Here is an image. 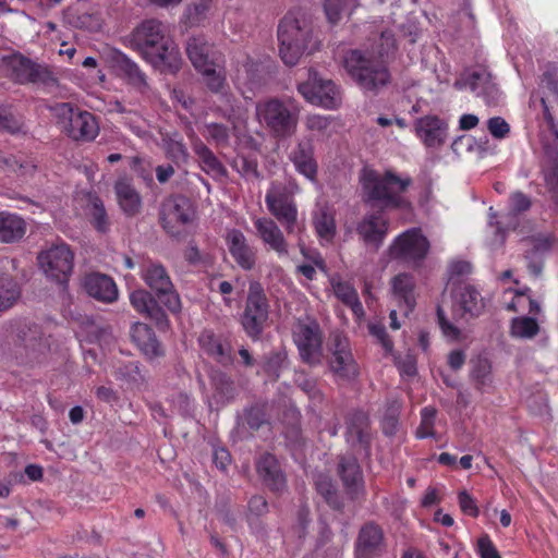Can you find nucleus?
I'll use <instances>...</instances> for the list:
<instances>
[{
  "mask_svg": "<svg viewBox=\"0 0 558 558\" xmlns=\"http://www.w3.org/2000/svg\"><path fill=\"white\" fill-rule=\"evenodd\" d=\"M546 88L556 97L558 100V69L551 73H547L544 77Z\"/></svg>",
  "mask_w": 558,
  "mask_h": 558,
  "instance_id": "obj_60",
  "label": "nucleus"
},
{
  "mask_svg": "<svg viewBox=\"0 0 558 558\" xmlns=\"http://www.w3.org/2000/svg\"><path fill=\"white\" fill-rule=\"evenodd\" d=\"M314 226L319 238L324 240H331L336 225L333 216L327 209H319L314 217Z\"/></svg>",
  "mask_w": 558,
  "mask_h": 558,
  "instance_id": "obj_43",
  "label": "nucleus"
},
{
  "mask_svg": "<svg viewBox=\"0 0 558 558\" xmlns=\"http://www.w3.org/2000/svg\"><path fill=\"white\" fill-rule=\"evenodd\" d=\"M360 7V0H325L324 11L327 20L336 24L344 15H350Z\"/></svg>",
  "mask_w": 558,
  "mask_h": 558,
  "instance_id": "obj_38",
  "label": "nucleus"
},
{
  "mask_svg": "<svg viewBox=\"0 0 558 558\" xmlns=\"http://www.w3.org/2000/svg\"><path fill=\"white\" fill-rule=\"evenodd\" d=\"M317 490L327 499L330 500L333 494V485L328 476L320 475L316 480Z\"/></svg>",
  "mask_w": 558,
  "mask_h": 558,
  "instance_id": "obj_57",
  "label": "nucleus"
},
{
  "mask_svg": "<svg viewBox=\"0 0 558 558\" xmlns=\"http://www.w3.org/2000/svg\"><path fill=\"white\" fill-rule=\"evenodd\" d=\"M381 49L378 51L380 56L387 54L391 49L395 48V38L391 33L384 32L380 37Z\"/></svg>",
  "mask_w": 558,
  "mask_h": 558,
  "instance_id": "obj_63",
  "label": "nucleus"
},
{
  "mask_svg": "<svg viewBox=\"0 0 558 558\" xmlns=\"http://www.w3.org/2000/svg\"><path fill=\"white\" fill-rule=\"evenodd\" d=\"M539 331L535 317L519 316L512 319L511 336L520 339H531Z\"/></svg>",
  "mask_w": 558,
  "mask_h": 558,
  "instance_id": "obj_42",
  "label": "nucleus"
},
{
  "mask_svg": "<svg viewBox=\"0 0 558 558\" xmlns=\"http://www.w3.org/2000/svg\"><path fill=\"white\" fill-rule=\"evenodd\" d=\"M8 66L11 77L19 83L37 82L40 78L39 68L22 56H12Z\"/></svg>",
  "mask_w": 558,
  "mask_h": 558,
  "instance_id": "obj_31",
  "label": "nucleus"
},
{
  "mask_svg": "<svg viewBox=\"0 0 558 558\" xmlns=\"http://www.w3.org/2000/svg\"><path fill=\"white\" fill-rule=\"evenodd\" d=\"M192 208L189 199L175 197L163 205L162 222L163 227L173 232L177 225H185L192 219Z\"/></svg>",
  "mask_w": 558,
  "mask_h": 558,
  "instance_id": "obj_22",
  "label": "nucleus"
},
{
  "mask_svg": "<svg viewBox=\"0 0 558 558\" xmlns=\"http://www.w3.org/2000/svg\"><path fill=\"white\" fill-rule=\"evenodd\" d=\"M458 501L459 506L463 513L471 515V517H477L478 515V508L474 500V498L465 490H462L458 495Z\"/></svg>",
  "mask_w": 558,
  "mask_h": 558,
  "instance_id": "obj_49",
  "label": "nucleus"
},
{
  "mask_svg": "<svg viewBox=\"0 0 558 558\" xmlns=\"http://www.w3.org/2000/svg\"><path fill=\"white\" fill-rule=\"evenodd\" d=\"M131 43L142 57L161 72L175 73L182 64L180 51L159 21L147 20L132 33Z\"/></svg>",
  "mask_w": 558,
  "mask_h": 558,
  "instance_id": "obj_1",
  "label": "nucleus"
},
{
  "mask_svg": "<svg viewBox=\"0 0 558 558\" xmlns=\"http://www.w3.org/2000/svg\"><path fill=\"white\" fill-rule=\"evenodd\" d=\"M293 340L303 362L310 365L322 363L323 335L315 320H299L293 328Z\"/></svg>",
  "mask_w": 558,
  "mask_h": 558,
  "instance_id": "obj_10",
  "label": "nucleus"
},
{
  "mask_svg": "<svg viewBox=\"0 0 558 558\" xmlns=\"http://www.w3.org/2000/svg\"><path fill=\"white\" fill-rule=\"evenodd\" d=\"M248 509L252 513L260 515L267 511V501L262 496H254L248 501Z\"/></svg>",
  "mask_w": 558,
  "mask_h": 558,
  "instance_id": "obj_59",
  "label": "nucleus"
},
{
  "mask_svg": "<svg viewBox=\"0 0 558 558\" xmlns=\"http://www.w3.org/2000/svg\"><path fill=\"white\" fill-rule=\"evenodd\" d=\"M490 365L487 361H480L473 371L474 377L481 385H485L490 380Z\"/></svg>",
  "mask_w": 558,
  "mask_h": 558,
  "instance_id": "obj_56",
  "label": "nucleus"
},
{
  "mask_svg": "<svg viewBox=\"0 0 558 558\" xmlns=\"http://www.w3.org/2000/svg\"><path fill=\"white\" fill-rule=\"evenodd\" d=\"M130 302L140 314L155 319L162 317V312L151 294L143 289L133 291L130 294Z\"/></svg>",
  "mask_w": 558,
  "mask_h": 558,
  "instance_id": "obj_36",
  "label": "nucleus"
},
{
  "mask_svg": "<svg viewBox=\"0 0 558 558\" xmlns=\"http://www.w3.org/2000/svg\"><path fill=\"white\" fill-rule=\"evenodd\" d=\"M56 114L61 119L63 130L73 140L93 141L99 133V125L90 112L74 109L70 104L54 107Z\"/></svg>",
  "mask_w": 558,
  "mask_h": 558,
  "instance_id": "obj_8",
  "label": "nucleus"
},
{
  "mask_svg": "<svg viewBox=\"0 0 558 558\" xmlns=\"http://www.w3.org/2000/svg\"><path fill=\"white\" fill-rule=\"evenodd\" d=\"M529 291V289L524 291L507 289L502 294L505 307L511 312H527L529 314L537 315L541 312V307L527 293Z\"/></svg>",
  "mask_w": 558,
  "mask_h": 558,
  "instance_id": "obj_27",
  "label": "nucleus"
},
{
  "mask_svg": "<svg viewBox=\"0 0 558 558\" xmlns=\"http://www.w3.org/2000/svg\"><path fill=\"white\" fill-rule=\"evenodd\" d=\"M331 286L336 296L350 306L354 315L361 316L363 314V306L359 301L356 291L351 284L332 278Z\"/></svg>",
  "mask_w": 558,
  "mask_h": 558,
  "instance_id": "obj_39",
  "label": "nucleus"
},
{
  "mask_svg": "<svg viewBox=\"0 0 558 558\" xmlns=\"http://www.w3.org/2000/svg\"><path fill=\"white\" fill-rule=\"evenodd\" d=\"M206 136L214 140L218 145L225 144L229 137L228 130L217 123L206 126Z\"/></svg>",
  "mask_w": 558,
  "mask_h": 558,
  "instance_id": "obj_54",
  "label": "nucleus"
},
{
  "mask_svg": "<svg viewBox=\"0 0 558 558\" xmlns=\"http://www.w3.org/2000/svg\"><path fill=\"white\" fill-rule=\"evenodd\" d=\"M300 113V105L292 98H269L256 105L258 122L277 137L295 133Z\"/></svg>",
  "mask_w": 558,
  "mask_h": 558,
  "instance_id": "obj_5",
  "label": "nucleus"
},
{
  "mask_svg": "<svg viewBox=\"0 0 558 558\" xmlns=\"http://www.w3.org/2000/svg\"><path fill=\"white\" fill-rule=\"evenodd\" d=\"M88 210L95 228L99 231H106L108 219L102 202L96 196L90 197Z\"/></svg>",
  "mask_w": 558,
  "mask_h": 558,
  "instance_id": "obj_45",
  "label": "nucleus"
},
{
  "mask_svg": "<svg viewBox=\"0 0 558 558\" xmlns=\"http://www.w3.org/2000/svg\"><path fill=\"white\" fill-rule=\"evenodd\" d=\"M368 329L372 336H374L386 350H391L392 343L387 337L385 327L377 323H372L368 325Z\"/></svg>",
  "mask_w": 558,
  "mask_h": 558,
  "instance_id": "obj_55",
  "label": "nucleus"
},
{
  "mask_svg": "<svg viewBox=\"0 0 558 558\" xmlns=\"http://www.w3.org/2000/svg\"><path fill=\"white\" fill-rule=\"evenodd\" d=\"M415 134L428 148H439L448 136V123L436 116H425L416 120Z\"/></svg>",
  "mask_w": 558,
  "mask_h": 558,
  "instance_id": "obj_16",
  "label": "nucleus"
},
{
  "mask_svg": "<svg viewBox=\"0 0 558 558\" xmlns=\"http://www.w3.org/2000/svg\"><path fill=\"white\" fill-rule=\"evenodd\" d=\"M304 123L308 131L327 135L332 123V118L330 116L313 113L306 116Z\"/></svg>",
  "mask_w": 558,
  "mask_h": 558,
  "instance_id": "obj_47",
  "label": "nucleus"
},
{
  "mask_svg": "<svg viewBox=\"0 0 558 558\" xmlns=\"http://www.w3.org/2000/svg\"><path fill=\"white\" fill-rule=\"evenodd\" d=\"M25 233V223L16 215L0 213V241L13 242Z\"/></svg>",
  "mask_w": 558,
  "mask_h": 558,
  "instance_id": "obj_37",
  "label": "nucleus"
},
{
  "mask_svg": "<svg viewBox=\"0 0 558 558\" xmlns=\"http://www.w3.org/2000/svg\"><path fill=\"white\" fill-rule=\"evenodd\" d=\"M202 349L221 364H228L231 361V350L229 344L222 343L211 332L205 331L199 337Z\"/></svg>",
  "mask_w": 558,
  "mask_h": 558,
  "instance_id": "obj_35",
  "label": "nucleus"
},
{
  "mask_svg": "<svg viewBox=\"0 0 558 558\" xmlns=\"http://www.w3.org/2000/svg\"><path fill=\"white\" fill-rule=\"evenodd\" d=\"M142 278L145 283L157 294L172 289V282L165 267L149 262L143 266Z\"/></svg>",
  "mask_w": 558,
  "mask_h": 558,
  "instance_id": "obj_30",
  "label": "nucleus"
},
{
  "mask_svg": "<svg viewBox=\"0 0 558 558\" xmlns=\"http://www.w3.org/2000/svg\"><path fill=\"white\" fill-rule=\"evenodd\" d=\"M376 122L378 125L383 126V128H387V126H390L392 124H396L399 129H405L407 128V122L404 119L402 118H397V117H386V116H379L377 119H376Z\"/></svg>",
  "mask_w": 558,
  "mask_h": 558,
  "instance_id": "obj_61",
  "label": "nucleus"
},
{
  "mask_svg": "<svg viewBox=\"0 0 558 558\" xmlns=\"http://www.w3.org/2000/svg\"><path fill=\"white\" fill-rule=\"evenodd\" d=\"M465 362V354L463 351H452L448 356V363L452 369H459Z\"/></svg>",
  "mask_w": 558,
  "mask_h": 558,
  "instance_id": "obj_62",
  "label": "nucleus"
},
{
  "mask_svg": "<svg viewBox=\"0 0 558 558\" xmlns=\"http://www.w3.org/2000/svg\"><path fill=\"white\" fill-rule=\"evenodd\" d=\"M487 126L490 134L496 138H502L509 133V124L499 117L489 119Z\"/></svg>",
  "mask_w": 558,
  "mask_h": 558,
  "instance_id": "obj_53",
  "label": "nucleus"
},
{
  "mask_svg": "<svg viewBox=\"0 0 558 558\" xmlns=\"http://www.w3.org/2000/svg\"><path fill=\"white\" fill-rule=\"evenodd\" d=\"M344 68L355 83L364 90H376L389 81L387 69L379 62H373L357 50L344 57Z\"/></svg>",
  "mask_w": 558,
  "mask_h": 558,
  "instance_id": "obj_6",
  "label": "nucleus"
},
{
  "mask_svg": "<svg viewBox=\"0 0 558 558\" xmlns=\"http://www.w3.org/2000/svg\"><path fill=\"white\" fill-rule=\"evenodd\" d=\"M195 151L199 157L203 169L215 178L226 174V169L215 155L202 143L195 145Z\"/></svg>",
  "mask_w": 558,
  "mask_h": 558,
  "instance_id": "obj_41",
  "label": "nucleus"
},
{
  "mask_svg": "<svg viewBox=\"0 0 558 558\" xmlns=\"http://www.w3.org/2000/svg\"><path fill=\"white\" fill-rule=\"evenodd\" d=\"M84 288L88 295L104 303H112L119 295L114 281L109 276L98 272L85 277Z\"/></svg>",
  "mask_w": 558,
  "mask_h": 558,
  "instance_id": "obj_20",
  "label": "nucleus"
},
{
  "mask_svg": "<svg viewBox=\"0 0 558 558\" xmlns=\"http://www.w3.org/2000/svg\"><path fill=\"white\" fill-rule=\"evenodd\" d=\"M187 56L194 68L201 72L217 63L211 45L204 37H193L186 46Z\"/></svg>",
  "mask_w": 558,
  "mask_h": 558,
  "instance_id": "obj_24",
  "label": "nucleus"
},
{
  "mask_svg": "<svg viewBox=\"0 0 558 558\" xmlns=\"http://www.w3.org/2000/svg\"><path fill=\"white\" fill-rule=\"evenodd\" d=\"M339 473L344 486L351 494H355L363 486V477L355 458H342L339 463Z\"/></svg>",
  "mask_w": 558,
  "mask_h": 558,
  "instance_id": "obj_34",
  "label": "nucleus"
},
{
  "mask_svg": "<svg viewBox=\"0 0 558 558\" xmlns=\"http://www.w3.org/2000/svg\"><path fill=\"white\" fill-rule=\"evenodd\" d=\"M163 145L167 154L177 162L186 159V149L181 140L169 137L163 140Z\"/></svg>",
  "mask_w": 558,
  "mask_h": 558,
  "instance_id": "obj_48",
  "label": "nucleus"
},
{
  "mask_svg": "<svg viewBox=\"0 0 558 558\" xmlns=\"http://www.w3.org/2000/svg\"><path fill=\"white\" fill-rule=\"evenodd\" d=\"M454 85L457 88L469 87L488 105L494 104L498 98V88L493 82L490 73L484 68L466 72Z\"/></svg>",
  "mask_w": 558,
  "mask_h": 558,
  "instance_id": "obj_14",
  "label": "nucleus"
},
{
  "mask_svg": "<svg viewBox=\"0 0 558 558\" xmlns=\"http://www.w3.org/2000/svg\"><path fill=\"white\" fill-rule=\"evenodd\" d=\"M290 159L299 173L311 181L315 180L317 165L313 158V150L310 145L299 144L298 147L292 150Z\"/></svg>",
  "mask_w": 558,
  "mask_h": 558,
  "instance_id": "obj_33",
  "label": "nucleus"
},
{
  "mask_svg": "<svg viewBox=\"0 0 558 558\" xmlns=\"http://www.w3.org/2000/svg\"><path fill=\"white\" fill-rule=\"evenodd\" d=\"M267 318L268 304L266 296L260 291L251 289L242 316L244 330L252 338L258 337Z\"/></svg>",
  "mask_w": 558,
  "mask_h": 558,
  "instance_id": "obj_13",
  "label": "nucleus"
},
{
  "mask_svg": "<svg viewBox=\"0 0 558 558\" xmlns=\"http://www.w3.org/2000/svg\"><path fill=\"white\" fill-rule=\"evenodd\" d=\"M116 71L129 85L140 93L149 88L147 77L140 66L126 56H120L116 61Z\"/></svg>",
  "mask_w": 558,
  "mask_h": 558,
  "instance_id": "obj_25",
  "label": "nucleus"
},
{
  "mask_svg": "<svg viewBox=\"0 0 558 558\" xmlns=\"http://www.w3.org/2000/svg\"><path fill=\"white\" fill-rule=\"evenodd\" d=\"M226 242L230 254L241 268L250 270L255 266V251L247 244L246 238L241 231L230 230L226 235Z\"/></svg>",
  "mask_w": 558,
  "mask_h": 558,
  "instance_id": "obj_21",
  "label": "nucleus"
},
{
  "mask_svg": "<svg viewBox=\"0 0 558 558\" xmlns=\"http://www.w3.org/2000/svg\"><path fill=\"white\" fill-rule=\"evenodd\" d=\"M204 78L206 86L215 93L223 90L226 85V76L218 63L209 65L207 69L199 72Z\"/></svg>",
  "mask_w": 558,
  "mask_h": 558,
  "instance_id": "obj_44",
  "label": "nucleus"
},
{
  "mask_svg": "<svg viewBox=\"0 0 558 558\" xmlns=\"http://www.w3.org/2000/svg\"><path fill=\"white\" fill-rule=\"evenodd\" d=\"M299 191L294 182L288 185L274 182L265 197L269 213L286 227L288 233H293L295 230L298 208L293 195Z\"/></svg>",
  "mask_w": 558,
  "mask_h": 558,
  "instance_id": "obj_7",
  "label": "nucleus"
},
{
  "mask_svg": "<svg viewBox=\"0 0 558 558\" xmlns=\"http://www.w3.org/2000/svg\"><path fill=\"white\" fill-rule=\"evenodd\" d=\"M214 460L217 466L225 470L230 463V454L226 449H217L214 453Z\"/></svg>",
  "mask_w": 558,
  "mask_h": 558,
  "instance_id": "obj_64",
  "label": "nucleus"
},
{
  "mask_svg": "<svg viewBox=\"0 0 558 558\" xmlns=\"http://www.w3.org/2000/svg\"><path fill=\"white\" fill-rule=\"evenodd\" d=\"M160 302L165 304L171 312L178 313L181 310V300L174 289H170L167 292L157 293Z\"/></svg>",
  "mask_w": 558,
  "mask_h": 558,
  "instance_id": "obj_52",
  "label": "nucleus"
},
{
  "mask_svg": "<svg viewBox=\"0 0 558 558\" xmlns=\"http://www.w3.org/2000/svg\"><path fill=\"white\" fill-rule=\"evenodd\" d=\"M116 198L121 210L128 216H135L142 209V197L130 179L121 178L114 184Z\"/></svg>",
  "mask_w": 558,
  "mask_h": 558,
  "instance_id": "obj_23",
  "label": "nucleus"
},
{
  "mask_svg": "<svg viewBox=\"0 0 558 558\" xmlns=\"http://www.w3.org/2000/svg\"><path fill=\"white\" fill-rule=\"evenodd\" d=\"M384 535L379 526L366 524L360 532L356 547V558H369V554L379 549Z\"/></svg>",
  "mask_w": 558,
  "mask_h": 558,
  "instance_id": "obj_29",
  "label": "nucleus"
},
{
  "mask_svg": "<svg viewBox=\"0 0 558 558\" xmlns=\"http://www.w3.org/2000/svg\"><path fill=\"white\" fill-rule=\"evenodd\" d=\"M298 90L307 102L326 110H335L341 105V95L333 82L313 71H310L307 81L298 85Z\"/></svg>",
  "mask_w": 558,
  "mask_h": 558,
  "instance_id": "obj_9",
  "label": "nucleus"
},
{
  "mask_svg": "<svg viewBox=\"0 0 558 558\" xmlns=\"http://www.w3.org/2000/svg\"><path fill=\"white\" fill-rule=\"evenodd\" d=\"M411 182L409 177H399L391 171L380 174L365 168L360 174L364 198L386 209L411 210V202L404 195Z\"/></svg>",
  "mask_w": 558,
  "mask_h": 558,
  "instance_id": "obj_3",
  "label": "nucleus"
},
{
  "mask_svg": "<svg viewBox=\"0 0 558 558\" xmlns=\"http://www.w3.org/2000/svg\"><path fill=\"white\" fill-rule=\"evenodd\" d=\"M257 472L271 489L280 490L284 487V476L274 456L265 454L262 457L257 463Z\"/></svg>",
  "mask_w": 558,
  "mask_h": 558,
  "instance_id": "obj_32",
  "label": "nucleus"
},
{
  "mask_svg": "<svg viewBox=\"0 0 558 558\" xmlns=\"http://www.w3.org/2000/svg\"><path fill=\"white\" fill-rule=\"evenodd\" d=\"M546 186L551 194V197L558 209V166L546 170L544 173Z\"/></svg>",
  "mask_w": 558,
  "mask_h": 558,
  "instance_id": "obj_50",
  "label": "nucleus"
},
{
  "mask_svg": "<svg viewBox=\"0 0 558 558\" xmlns=\"http://www.w3.org/2000/svg\"><path fill=\"white\" fill-rule=\"evenodd\" d=\"M277 38L279 56L288 66L296 65L307 54L319 47L313 34L308 15L301 9L290 10L279 22Z\"/></svg>",
  "mask_w": 558,
  "mask_h": 558,
  "instance_id": "obj_2",
  "label": "nucleus"
},
{
  "mask_svg": "<svg viewBox=\"0 0 558 558\" xmlns=\"http://www.w3.org/2000/svg\"><path fill=\"white\" fill-rule=\"evenodd\" d=\"M477 548L481 558H501L488 535L480 537Z\"/></svg>",
  "mask_w": 558,
  "mask_h": 558,
  "instance_id": "obj_51",
  "label": "nucleus"
},
{
  "mask_svg": "<svg viewBox=\"0 0 558 558\" xmlns=\"http://www.w3.org/2000/svg\"><path fill=\"white\" fill-rule=\"evenodd\" d=\"M530 206L531 202L524 194L518 192L511 196V208L513 211H524L529 209Z\"/></svg>",
  "mask_w": 558,
  "mask_h": 558,
  "instance_id": "obj_58",
  "label": "nucleus"
},
{
  "mask_svg": "<svg viewBox=\"0 0 558 558\" xmlns=\"http://www.w3.org/2000/svg\"><path fill=\"white\" fill-rule=\"evenodd\" d=\"M131 338L137 348L150 359L156 357L162 353V349L154 332L145 324H134L131 329Z\"/></svg>",
  "mask_w": 558,
  "mask_h": 558,
  "instance_id": "obj_26",
  "label": "nucleus"
},
{
  "mask_svg": "<svg viewBox=\"0 0 558 558\" xmlns=\"http://www.w3.org/2000/svg\"><path fill=\"white\" fill-rule=\"evenodd\" d=\"M74 254L65 243L53 244L43 250L38 263L45 275L51 280L66 282L73 270Z\"/></svg>",
  "mask_w": 558,
  "mask_h": 558,
  "instance_id": "obj_11",
  "label": "nucleus"
},
{
  "mask_svg": "<svg viewBox=\"0 0 558 558\" xmlns=\"http://www.w3.org/2000/svg\"><path fill=\"white\" fill-rule=\"evenodd\" d=\"M436 417V410L426 407L421 411V424L417 427L416 436L418 438H427L434 436V423Z\"/></svg>",
  "mask_w": 558,
  "mask_h": 558,
  "instance_id": "obj_46",
  "label": "nucleus"
},
{
  "mask_svg": "<svg viewBox=\"0 0 558 558\" xmlns=\"http://www.w3.org/2000/svg\"><path fill=\"white\" fill-rule=\"evenodd\" d=\"M20 295L17 283L8 276H0V313L14 306Z\"/></svg>",
  "mask_w": 558,
  "mask_h": 558,
  "instance_id": "obj_40",
  "label": "nucleus"
},
{
  "mask_svg": "<svg viewBox=\"0 0 558 558\" xmlns=\"http://www.w3.org/2000/svg\"><path fill=\"white\" fill-rule=\"evenodd\" d=\"M447 302L445 298L437 305V319L442 336L449 342H463L468 339L465 330L459 328L456 322H469L482 315L486 308V301L474 287L461 288L451 304V319L447 314Z\"/></svg>",
  "mask_w": 558,
  "mask_h": 558,
  "instance_id": "obj_4",
  "label": "nucleus"
},
{
  "mask_svg": "<svg viewBox=\"0 0 558 558\" xmlns=\"http://www.w3.org/2000/svg\"><path fill=\"white\" fill-rule=\"evenodd\" d=\"M393 298L404 305V313H409L415 305V283L412 276L399 274L391 280Z\"/></svg>",
  "mask_w": 558,
  "mask_h": 558,
  "instance_id": "obj_28",
  "label": "nucleus"
},
{
  "mask_svg": "<svg viewBox=\"0 0 558 558\" xmlns=\"http://www.w3.org/2000/svg\"><path fill=\"white\" fill-rule=\"evenodd\" d=\"M429 251V242L421 229H409L393 239L388 247L391 258H400L408 262L423 260Z\"/></svg>",
  "mask_w": 558,
  "mask_h": 558,
  "instance_id": "obj_12",
  "label": "nucleus"
},
{
  "mask_svg": "<svg viewBox=\"0 0 558 558\" xmlns=\"http://www.w3.org/2000/svg\"><path fill=\"white\" fill-rule=\"evenodd\" d=\"M329 365L330 369L341 378L351 379L357 375L359 368L345 339H341L338 336L335 338L332 357Z\"/></svg>",
  "mask_w": 558,
  "mask_h": 558,
  "instance_id": "obj_19",
  "label": "nucleus"
},
{
  "mask_svg": "<svg viewBox=\"0 0 558 558\" xmlns=\"http://www.w3.org/2000/svg\"><path fill=\"white\" fill-rule=\"evenodd\" d=\"M12 342L16 348L24 349L26 355L39 352L44 347V340L39 328L25 320H15L8 324Z\"/></svg>",
  "mask_w": 558,
  "mask_h": 558,
  "instance_id": "obj_15",
  "label": "nucleus"
},
{
  "mask_svg": "<svg viewBox=\"0 0 558 558\" xmlns=\"http://www.w3.org/2000/svg\"><path fill=\"white\" fill-rule=\"evenodd\" d=\"M389 230V220L381 214L365 215L356 226V232L363 243L378 250Z\"/></svg>",
  "mask_w": 558,
  "mask_h": 558,
  "instance_id": "obj_17",
  "label": "nucleus"
},
{
  "mask_svg": "<svg viewBox=\"0 0 558 558\" xmlns=\"http://www.w3.org/2000/svg\"><path fill=\"white\" fill-rule=\"evenodd\" d=\"M256 234L260 241L279 256H286L289 253V245L283 232L278 225L270 218H257L254 220Z\"/></svg>",
  "mask_w": 558,
  "mask_h": 558,
  "instance_id": "obj_18",
  "label": "nucleus"
}]
</instances>
